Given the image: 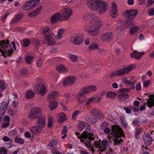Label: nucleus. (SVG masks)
<instances>
[{
	"instance_id": "nucleus-1",
	"label": "nucleus",
	"mask_w": 154,
	"mask_h": 154,
	"mask_svg": "<svg viewBox=\"0 0 154 154\" xmlns=\"http://www.w3.org/2000/svg\"><path fill=\"white\" fill-rule=\"evenodd\" d=\"M88 16L91 20L90 21V29H88L87 31L92 35H96L97 34V30L102 25V23L98 19V17L94 14H91Z\"/></svg>"
},
{
	"instance_id": "nucleus-2",
	"label": "nucleus",
	"mask_w": 154,
	"mask_h": 154,
	"mask_svg": "<svg viewBox=\"0 0 154 154\" xmlns=\"http://www.w3.org/2000/svg\"><path fill=\"white\" fill-rule=\"evenodd\" d=\"M87 4L92 10L98 9V11L101 14L105 12L107 8V3L102 0H87Z\"/></svg>"
},
{
	"instance_id": "nucleus-3",
	"label": "nucleus",
	"mask_w": 154,
	"mask_h": 154,
	"mask_svg": "<svg viewBox=\"0 0 154 154\" xmlns=\"http://www.w3.org/2000/svg\"><path fill=\"white\" fill-rule=\"evenodd\" d=\"M137 13V10L133 9L126 10L124 12L123 15L126 19L125 24L126 28H128L134 25V18L136 17Z\"/></svg>"
},
{
	"instance_id": "nucleus-4",
	"label": "nucleus",
	"mask_w": 154,
	"mask_h": 154,
	"mask_svg": "<svg viewBox=\"0 0 154 154\" xmlns=\"http://www.w3.org/2000/svg\"><path fill=\"white\" fill-rule=\"evenodd\" d=\"M13 51L9 44L8 39L0 41V52L5 58L7 56H11Z\"/></svg>"
},
{
	"instance_id": "nucleus-5",
	"label": "nucleus",
	"mask_w": 154,
	"mask_h": 154,
	"mask_svg": "<svg viewBox=\"0 0 154 154\" xmlns=\"http://www.w3.org/2000/svg\"><path fill=\"white\" fill-rule=\"evenodd\" d=\"M112 131L114 134L113 139L114 141L115 145H119L120 143V141L119 138L124 135V133L122 129L117 125H113L111 126Z\"/></svg>"
},
{
	"instance_id": "nucleus-6",
	"label": "nucleus",
	"mask_w": 154,
	"mask_h": 154,
	"mask_svg": "<svg viewBox=\"0 0 154 154\" xmlns=\"http://www.w3.org/2000/svg\"><path fill=\"white\" fill-rule=\"evenodd\" d=\"M134 68L133 66L131 65L127 67H123L122 69H119L111 73L109 75V77L110 78H112L116 75L121 76L124 75L125 74H128Z\"/></svg>"
},
{
	"instance_id": "nucleus-7",
	"label": "nucleus",
	"mask_w": 154,
	"mask_h": 154,
	"mask_svg": "<svg viewBox=\"0 0 154 154\" xmlns=\"http://www.w3.org/2000/svg\"><path fill=\"white\" fill-rule=\"evenodd\" d=\"M42 112L40 107H34L30 111L28 117L30 119H36L42 116Z\"/></svg>"
},
{
	"instance_id": "nucleus-8",
	"label": "nucleus",
	"mask_w": 154,
	"mask_h": 154,
	"mask_svg": "<svg viewBox=\"0 0 154 154\" xmlns=\"http://www.w3.org/2000/svg\"><path fill=\"white\" fill-rule=\"evenodd\" d=\"M40 2V0H31L26 2L23 5V8L26 11L32 9Z\"/></svg>"
},
{
	"instance_id": "nucleus-9",
	"label": "nucleus",
	"mask_w": 154,
	"mask_h": 154,
	"mask_svg": "<svg viewBox=\"0 0 154 154\" xmlns=\"http://www.w3.org/2000/svg\"><path fill=\"white\" fill-rule=\"evenodd\" d=\"M72 10L69 8H66L63 10L61 13V15L63 18V20H68L70 16L72 15Z\"/></svg>"
},
{
	"instance_id": "nucleus-10",
	"label": "nucleus",
	"mask_w": 154,
	"mask_h": 154,
	"mask_svg": "<svg viewBox=\"0 0 154 154\" xmlns=\"http://www.w3.org/2000/svg\"><path fill=\"white\" fill-rule=\"evenodd\" d=\"M75 80L76 79L74 76H69L63 80V85L64 86L71 85L75 83Z\"/></svg>"
},
{
	"instance_id": "nucleus-11",
	"label": "nucleus",
	"mask_w": 154,
	"mask_h": 154,
	"mask_svg": "<svg viewBox=\"0 0 154 154\" xmlns=\"http://www.w3.org/2000/svg\"><path fill=\"white\" fill-rule=\"evenodd\" d=\"M83 39L82 36L79 34L71 38V41L75 45L81 44L83 42Z\"/></svg>"
},
{
	"instance_id": "nucleus-12",
	"label": "nucleus",
	"mask_w": 154,
	"mask_h": 154,
	"mask_svg": "<svg viewBox=\"0 0 154 154\" xmlns=\"http://www.w3.org/2000/svg\"><path fill=\"white\" fill-rule=\"evenodd\" d=\"M94 136V134L93 133L88 131H84L81 135V137H78V138H83L85 140L88 139L90 141H92L95 140V137H92L91 136Z\"/></svg>"
},
{
	"instance_id": "nucleus-13",
	"label": "nucleus",
	"mask_w": 154,
	"mask_h": 154,
	"mask_svg": "<svg viewBox=\"0 0 154 154\" xmlns=\"http://www.w3.org/2000/svg\"><path fill=\"white\" fill-rule=\"evenodd\" d=\"M113 38V33L112 32L106 33L101 36V39L103 42L106 41L108 42L111 41Z\"/></svg>"
},
{
	"instance_id": "nucleus-14",
	"label": "nucleus",
	"mask_w": 154,
	"mask_h": 154,
	"mask_svg": "<svg viewBox=\"0 0 154 154\" xmlns=\"http://www.w3.org/2000/svg\"><path fill=\"white\" fill-rule=\"evenodd\" d=\"M143 139L145 144L147 146H149L151 145L153 140L152 137L149 135L148 134L143 135Z\"/></svg>"
},
{
	"instance_id": "nucleus-15",
	"label": "nucleus",
	"mask_w": 154,
	"mask_h": 154,
	"mask_svg": "<svg viewBox=\"0 0 154 154\" xmlns=\"http://www.w3.org/2000/svg\"><path fill=\"white\" fill-rule=\"evenodd\" d=\"M36 88L37 90V93L40 94L42 96L45 95L46 88L44 84L38 85Z\"/></svg>"
},
{
	"instance_id": "nucleus-16",
	"label": "nucleus",
	"mask_w": 154,
	"mask_h": 154,
	"mask_svg": "<svg viewBox=\"0 0 154 154\" xmlns=\"http://www.w3.org/2000/svg\"><path fill=\"white\" fill-rule=\"evenodd\" d=\"M112 8L110 9V16L113 18L117 17V6L115 2H112Z\"/></svg>"
},
{
	"instance_id": "nucleus-17",
	"label": "nucleus",
	"mask_w": 154,
	"mask_h": 154,
	"mask_svg": "<svg viewBox=\"0 0 154 154\" xmlns=\"http://www.w3.org/2000/svg\"><path fill=\"white\" fill-rule=\"evenodd\" d=\"M43 130V128L37 125L31 127L30 130L32 133L38 134H40Z\"/></svg>"
},
{
	"instance_id": "nucleus-18",
	"label": "nucleus",
	"mask_w": 154,
	"mask_h": 154,
	"mask_svg": "<svg viewBox=\"0 0 154 154\" xmlns=\"http://www.w3.org/2000/svg\"><path fill=\"white\" fill-rule=\"evenodd\" d=\"M90 112L93 116L97 117H102L103 116V113L100 111L95 108L92 109L90 110Z\"/></svg>"
},
{
	"instance_id": "nucleus-19",
	"label": "nucleus",
	"mask_w": 154,
	"mask_h": 154,
	"mask_svg": "<svg viewBox=\"0 0 154 154\" xmlns=\"http://www.w3.org/2000/svg\"><path fill=\"white\" fill-rule=\"evenodd\" d=\"M144 52H139L136 51H134L132 53H131L130 56L131 57L136 59L139 60L142 55L144 54Z\"/></svg>"
},
{
	"instance_id": "nucleus-20",
	"label": "nucleus",
	"mask_w": 154,
	"mask_h": 154,
	"mask_svg": "<svg viewBox=\"0 0 154 154\" xmlns=\"http://www.w3.org/2000/svg\"><path fill=\"white\" fill-rule=\"evenodd\" d=\"M37 119H38L36 122L37 125L43 128L46 124L45 118L41 116Z\"/></svg>"
},
{
	"instance_id": "nucleus-21",
	"label": "nucleus",
	"mask_w": 154,
	"mask_h": 154,
	"mask_svg": "<svg viewBox=\"0 0 154 154\" xmlns=\"http://www.w3.org/2000/svg\"><path fill=\"white\" fill-rule=\"evenodd\" d=\"M45 39L47 43L49 45H52L55 42L52 38L51 33H49L48 35H46L45 36Z\"/></svg>"
},
{
	"instance_id": "nucleus-22",
	"label": "nucleus",
	"mask_w": 154,
	"mask_h": 154,
	"mask_svg": "<svg viewBox=\"0 0 154 154\" xmlns=\"http://www.w3.org/2000/svg\"><path fill=\"white\" fill-rule=\"evenodd\" d=\"M56 70L59 72L64 73L68 72V69L62 64L59 65L56 67Z\"/></svg>"
},
{
	"instance_id": "nucleus-23",
	"label": "nucleus",
	"mask_w": 154,
	"mask_h": 154,
	"mask_svg": "<svg viewBox=\"0 0 154 154\" xmlns=\"http://www.w3.org/2000/svg\"><path fill=\"white\" fill-rule=\"evenodd\" d=\"M58 94V92L56 91H51L47 97L48 102H51L52 99H54L56 97V95Z\"/></svg>"
},
{
	"instance_id": "nucleus-24",
	"label": "nucleus",
	"mask_w": 154,
	"mask_h": 154,
	"mask_svg": "<svg viewBox=\"0 0 154 154\" xmlns=\"http://www.w3.org/2000/svg\"><path fill=\"white\" fill-rule=\"evenodd\" d=\"M62 17L59 13H57L52 16L51 17V20L52 23H54L59 20L60 18Z\"/></svg>"
},
{
	"instance_id": "nucleus-25",
	"label": "nucleus",
	"mask_w": 154,
	"mask_h": 154,
	"mask_svg": "<svg viewBox=\"0 0 154 154\" xmlns=\"http://www.w3.org/2000/svg\"><path fill=\"white\" fill-rule=\"evenodd\" d=\"M146 103L147 106L149 108H151L154 106V98L152 97H150L148 98Z\"/></svg>"
},
{
	"instance_id": "nucleus-26",
	"label": "nucleus",
	"mask_w": 154,
	"mask_h": 154,
	"mask_svg": "<svg viewBox=\"0 0 154 154\" xmlns=\"http://www.w3.org/2000/svg\"><path fill=\"white\" fill-rule=\"evenodd\" d=\"M41 7L37 8L36 10L33 11L32 12L28 14V16L30 17H34L37 15L41 10Z\"/></svg>"
},
{
	"instance_id": "nucleus-27",
	"label": "nucleus",
	"mask_w": 154,
	"mask_h": 154,
	"mask_svg": "<svg viewBox=\"0 0 154 154\" xmlns=\"http://www.w3.org/2000/svg\"><path fill=\"white\" fill-rule=\"evenodd\" d=\"M89 93L88 86L82 88L79 93V95L82 96L84 95L88 94Z\"/></svg>"
},
{
	"instance_id": "nucleus-28",
	"label": "nucleus",
	"mask_w": 154,
	"mask_h": 154,
	"mask_svg": "<svg viewBox=\"0 0 154 154\" xmlns=\"http://www.w3.org/2000/svg\"><path fill=\"white\" fill-rule=\"evenodd\" d=\"M50 104L49 106V107L50 109L51 110L55 109L57 107L58 105V103L56 101H51Z\"/></svg>"
},
{
	"instance_id": "nucleus-29",
	"label": "nucleus",
	"mask_w": 154,
	"mask_h": 154,
	"mask_svg": "<svg viewBox=\"0 0 154 154\" xmlns=\"http://www.w3.org/2000/svg\"><path fill=\"white\" fill-rule=\"evenodd\" d=\"M118 98L121 100L125 101L129 98V96L127 94L122 93L119 95Z\"/></svg>"
},
{
	"instance_id": "nucleus-30",
	"label": "nucleus",
	"mask_w": 154,
	"mask_h": 154,
	"mask_svg": "<svg viewBox=\"0 0 154 154\" xmlns=\"http://www.w3.org/2000/svg\"><path fill=\"white\" fill-rule=\"evenodd\" d=\"M87 124L86 123L82 121L79 122L78 125L79 130L80 131H82L86 126Z\"/></svg>"
},
{
	"instance_id": "nucleus-31",
	"label": "nucleus",
	"mask_w": 154,
	"mask_h": 154,
	"mask_svg": "<svg viewBox=\"0 0 154 154\" xmlns=\"http://www.w3.org/2000/svg\"><path fill=\"white\" fill-rule=\"evenodd\" d=\"M34 96V93L32 91H28L26 93V97L28 99L32 98Z\"/></svg>"
},
{
	"instance_id": "nucleus-32",
	"label": "nucleus",
	"mask_w": 154,
	"mask_h": 154,
	"mask_svg": "<svg viewBox=\"0 0 154 154\" xmlns=\"http://www.w3.org/2000/svg\"><path fill=\"white\" fill-rule=\"evenodd\" d=\"M61 116L59 117L58 119V122L59 123L63 122L67 119L66 115L65 113H61Z\"/></svg>"
},
{
	"instance_id": "nucleus-33",
	"label": "nucleus",
	"mask_w": 154,
	"mask_h": 154,
	"mask_svg": "<svg viewBox=\"0 0 154 154\" xmlns=\"http://www.w3.org/2000/svg\"><path fill=\"white\" fill-rule=\"evenodd\" d=\"M22 45L24 47H26L30 45L31 41L29 39L25 38L22 41Z\"/></svg>"
},
{
	"instance_id": "nucleus-34",
	"label": "nucleus",
	"mask_w": 154,
	"mask_h": 154,
	"mask_svg": "<svg viewBox=\"0 0 154 154\" xmlns=\"http://www.w3.org/2000/svg\"><path fill=\"white\" fill-rule=\"evenodd\" d=\"M67 127L65 125H64L63 126V129L62 131V134H63L64 135L63 136L61 137V138L62 139H64L65 137H67V134L66 133L67 131Z\"/></svg>"
},
{
	"instance_id": "nucleus-35",
	"label": "nucleus",
	"mask_w": 154,
	"mask_h": 154,
	"mask_svg": "<svg viewBox=\"0 0 154 154\" xmlns=\"http://www.w3.org/2000/svg\"><path fill=\"white\" fill-rule=\"evenodd\" d=\"M33 58L32 56L27 55L25 57V61L27 63L30 64L32 63Z\"/></svg>"
},
{
	"instance_id": "nucleus-36",
	"label": "nucleus",
	"mask_w": 154,
	"mask_h": 154,
	"mask_svg": "<svg viewBox=\"0 0 154 154\" xmlns=\"http://www.w3.org/2000/svg\"><path fill=\"white\" fill-rule=\"evenodd\" d=\"M64 29H60L58 30L57 34L56 37L57 39H60L62 37V33L64 32Z\"/></svg>"
},
{
	"instance_id": "nucleus-37",
	"label": "nucleus",
	"mask_w": 154,
	"mask_h": 154,
	"mask_svg": "<svg viewBox=\"0 0 154 154\" xmlns=\"http://www.w3.org/2000/svg\"><path fill=\"white\" fill-rule=\"evenodd\" d=\"M142 130L141 128H138L136 129L134 135L136 139H138L139 138L138 135L141 133Z\"/></svg>"
},
{
	"instance_id": "nucleus-38",
	"label": "nucleus",
	"mask_w": 154,
	"mask_h": 154,
	"mask_svg": "<svg viewBox=\"0 0 154 154\" xmlns=\"http://www.w3.org/2000/svg\"><path fill=\"white\" fill-rule=\"evenodd\" d=\"M98 46L96 44H91L88 48V51H90L92 50H95L96 49H98Z\"/></svg>"
},
{
	"instance_id": "nucleus-39",
	"label": "nucleus",
	"mask_w": 154,
	"mask_h": 154,
	"mask_svg": "<svg viewBox=\"0 0 154 154\" xmlns=\"http://www.w3.org/2000/svg\"><path fill=\"white\" fill-rule=\"evenodd\" d=\"M32 42L36 46V47H38L40 45V40L37 38H35L33 40Z\"/></svg>"
},
{
	"instance_id": "nucleus-40",
	"label": "nucleus",
	"mask_w": 154,
	"mask_h": 154,
	"mask_svg": "<svg viewBox=\"0 0 154 154\" xmlns=\"http://www.w3.org/2000/svg\"><path fill=\"white\" fill-rule=\"evenodd\" d=\"M14 140L15 142L21 144H23L24 143V141L23 140L17 136L15 138Z\"/></svg>"
},
{
	"instance_id": "nucleus-41",
	"label": "nucleus",
	"mask_w": 154,
	"mask_h": 154,
	"mask_svg": "<svg viewBox=\"0 0 154 154\" xmlns=\"http://www.w3.org/2000/svg\"><path fill=\"white\" fill-rule=\"evenodd\" d=\"M139 29V27L137 26L131 27L130 30V33L131 34H134V32L137 31Z\"/></svg>"
},
{
	"instance_id": "nucleus-42",
	"label": "nucleus",
	"mask_w": 154,
	"mask_h": 154,
	"mask_svg": "<svg viewBox=\"0 0 154 154\" xmlns=\"http://www.w3.org/2000/svg\"><path fill=\"white\" fill-rule=\"evenodd\" d=\"M117 94L112 92H108L106 94V97L108 98H113L115 97Z\"/></svg>"
},
{
	"instance_id": "nucleus-43",
	"label": "nucleus",
	"mask_w": 154,
	"mask_h": 154,
	"mask_svg": "<svg viewBox=\"0 0 154 154\" xmlns=\"http://www.w3.org/2000/svg\"><path fill=\"white\" fill-rule=\"evenodd\" d=\"M69 57L71 60L73 62H75L78 60V57L74 54H70L69 55Z\"/></svg>"
},
{
	"instance_id": "nucleus-44",
	"label": "nucleus",
	"mask_w": 154,
	"mask_h": 154,
	"mask_svg": "<svg viewBox=\"0 0 154 154\" xmlns=\"http://www.w3.org/2000/svg\"><path fill=\"white\" fill-rule=\"evenodd\" d=\"M22 17L21 15H18L16 17L12 20L13 23H17L20 20Z\"/></svg>"
},
{
	"instance_id": "nucleus-45",
	"label": "nucleus",
	"mask_w": 154,
	"mask_h": 154,
	"mask_svg": "<svg viewBox=\"0 0 154 154\" xmlns=\"http://www.w3.org/2000/svg\"><path fill=\"white\" fill-rule=\"evenodd\" d=\"M7 150L4 147H0V154H7Z\"/></svg>"
},
{
	"instance_id": "nucleus-46",
	"label": "nucleus",
	"mask_w": 154,
	"mask_h": 154,
	"mask_svg": "<svg viewBox=\"0 0 154 154\" xmlns=\"http://www.w3.org/2000/svg\"><path fill=\"white\" fill-rule=\"evenodd\" d=\"M6 86V84L5 82L4 81L2 80L0 81V88L1 89H5Z\"/></svg>"
},
{
	"instance_id": "nucleus-47",
	"label": "nucleus",
	"mask_w": 154,
	"mask_h": 154,
	"mask_svg": "<svg viewBox=\"0 0 154 154\" xmlns=\"http://www.w3.org/2000/svg\"><path fill=\"white\" fill-rule=\"evenodd\" d=\"M89 92H93L96 90L97 88L96 86L94 85H91L88 86Z\"/></svg>"
},
{
	"instance_id": "nucleus-48",
	"label": "nucleus",
	"mask_w": 154,
	"mask_h": 154,
	"mask_svg": "<svg viewBox=\"0 0 154 154\" xmlns=\"http://www.w3.org/2000/svg\"><path fill=\"white\" fill-rule=\"evenodd\" d=\"M50 29V28L48 26H46L44 27L43 29V33L45 37L46 35H48L47 34V33L48 32Z\"/></svg>"
},
{
	"instance_id": "nucleus-49",
	"label": "nucleus",
	"mask_w": 154,
	"mask_h": 154,
	"mask_svg": "<svg viewBox=\"0 0 154 154\" xmlns=\"http://www.w3.org/2000/svg\"><path fill=\"white\" fill-rule=\"evenodd\" d=\"M95 98L93 97H91L87 100L86 105H88L91 103L95 100Z\"/></svg>"
},
{
	"instance_id": "nucleus-50",
	"label": "nucleus",
	"mask_w": 154,
	"mask_h": 154,
	"mask_svg": "<svg viewBox=\"0 0 154 154\" xmlns=\"http://www.w3.org/2000/svg\"><path fill=\"white\" fill-rule=\"evenodd\" d=\"M57 142L55 140H51L48 145V146L51 147L57 146Z\"/></svg>"
},
{
	"instance_id": "nucleus-51",
	"label": "nucleus",
	"mask_w": 154,
	"mask_h": 154,
	"mask_svg": "<svg viewBox=\"0 0 154 154\" xmlns=\"http://www.w3.org/2000/svg\"><path fill=\"white\" fill-rule=\"evenodd\" d=\"M129 107L131 110H132L134 112H137L139 110V108H138L136 107L131 105H130L129 106Z\"/></svg>"
},
{
	"instance_id": "nucleus-52",
	"label": "nucleus",
	"mask_w": 154,
	"mask_h": 154,
	"mask_svg": "<svg viewBox=\"0 0 154 154\" xmlns=\"http://www.w3.org/2000/svg\"><path fill=\"white\" fill-rule=\"evenodd\" d=\"M84 144L88 148H89L92 146L91 142L87 140H85V143Z\"/></svg>"
},
{
	"instance_id": "nucleus-53",
	"label": "nucleus",
	"mask_w": 154,
	"mask_h": 154,
	"mask_svg": "<svg viewBox=\"0 0 154 154\" xmlns=\"http://www.w3.org/2000/svg\"><path fill=\"white\" fill-rule=\"evenodd\" d=\"M122 82L126 84L128 86L131 83L129 81H128L127 77L124 78L122 79Z\"/></svg>"
},
{
	"instance_id": "nucleus-54",
	"label": "nucleus",
	"mask_w": 154,
	"mask_h": 154,
	"mask_svg": "<svg viewBox=\"0 0 154 154\" xmlns=\"http://www.w3.org/2000/svg\"><path fill=\"white\" fill-rule=\"evenodd\" d=\"M53 123V119L51 117H50L48 118V126L49 128H51Z\"/></svg>"
},
{
	"instance_id": "nucleus-55",
	"label": "nucleus",
	"mask_w": 154,
	"mask_h": 154,
	"mask_svg": "<svg viewBox=\"0 0 154 154\" xmlns=\"http://www.w3.org/2000/svg\"><path fill=\"white\" fill-rule=\"evenodd\" d=\"M131 90V89L128 88H122L120 89L119 90V91L120 92H129Z\"/></svg>"
},
{
	"instance_id": "nucleus-56",
	"label": "nucleus",
	"mask_w": 154,
	"mask_h": 154,
	"mask_svg": "<svg viewBox=\"0 0 154 154\" xmlns=\"http://www.w3.org/2000/svg\"><path fill=\"white\" fill-rule=\"evenodd\" d=\"M9 102V101H8V103L6 102H4L2 105V107H1L2 108V109H4L5 110H7Z\"/></svg>"
},
{
	"instance_id": "nucleus-57",
	"label": "nucleus",
	"mask_w": 154,
	"mask_h": 154,
	"mask_svg": "<svg viewBox=\"0 0 154 154\" xmlns=\"http://www.w3.org/2000/svg\"><path fill=\"white\" fill-rule=\"evenodd\" d=\"M27 70L25 69H22L20 71V75H27Z\"/></svg>"
},
{
	"instance_id": "nucleus-58",
	"label": "nucleus",
	"mask_w": 154,
	"mask_h": 154,
	"mask_svg": "<svg viewBox=\"0 0 154 154\" xmlns=\"http://www.w3.org/2000/svg\"><path fill=\"white\" fill-rule=\"evenodd\" d=\"M101 145L103 146V147H106L108 143V142L107 140H104L101 142Z\"/></svg>"
},
{
	"instance_id": "nucleus-59",
	"label": "nucleus",
	"mask_w": 154,
	"mask_h": 154,
	"mask_svg": "<svg viewBox=\"0 0 154 154\" xmlns=\"http://www.w3.org/2000/svg\"><path fill=\"white\" fill-rule=\"evenodd\" d=\"M151 83V81L149 80H146L143 82L144 86L145 87H148Z\"/></svg>"
},
{
	"instance_id": "nucleus-60",
	"label": "nucleus",
	"mask_w": 154,
	"mask_h": 154,
	"mask_svg": "<svg viewBox=\"0 0 154 154\" xmlns=\"http://www.w3.org/2000/svg\"><path fill=\"white\" fill-rule=\"evenodd\" d=\"M108 119L110 121L113 122H115L116 120L113 118V117L112 116V115L110 114L109 115Z\"/></svg>"
},
{
	"instance_id": "nucleus-61",
	"label": "nucleus",
	"mask_w": 154,
	"mask_h": 154,
	"mask_svg": "<svg viewBox=\"0 0 154 154\" xmlns=\"http://www.w3.org/2000/svg\"><path fill=\"white\" fill-rule=\"evenodd\" d=\"M17 112V110L16 109L14 110H11L9 111V113L10 115L12 116H14Z\"/></svg>"
},
{
	"instance_id": "nucleus-62",
	"label": "nucleus",
	"mask_w": 154,
	"mask_h": 154,
	"mask_svg": "<svg viewBox=\"0 0 154 154\" xmlns=\"http://www.w3.org/2000/svg\"><path fill=\"white\" fill-rule=\"evenodd\" d=\"M6 111L2 108L0 107V116L2 117V116H4L5 113Z\"/></svg>"
},
{
	"instance_id": "nucleus-63",
	"label": "nucleus",
	"mask_w": 154,
	"mask_h": 154,
	"mask_svg": "<svg viewBox=\"0 0 154 154\" xmlns=\"http://www.w3.org/2000/svg\"><path fill=\"white\" fill-rule=\"evenodd\" d=\"M79 113V111L78 110L74 112L72 115V119L74 120L75 119V116Z\"/></svg>"
},
{
	"instance_id": "nucleus-64",
	"label": "nucleus",
	"mask_w": 154,
	"mask_h": 154,
	"mask_svg": "<svg viewBox=\"0 0 154 154\" xmlns=\"http://www.w3.org/2000/svg\"><path fill=\"white\" fill-rule=\"evenodd\" d=\"M149 14L150 16H153L154 15V9L152 8H150L148 9Z\"/></svg>"
}]
</instances>
